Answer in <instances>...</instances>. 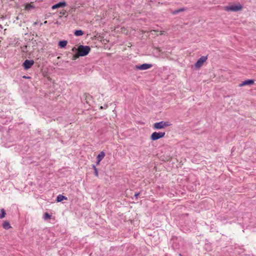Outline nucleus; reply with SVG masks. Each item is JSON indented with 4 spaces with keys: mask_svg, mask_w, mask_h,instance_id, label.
I'll return each instance as SVG.
<instances>
[{
    "mask_svg": "<svg viewBox=\"0 0 256 256\" xmlns=\"http://www.w3.org/2000/svg\"><path fill=\"white\" fill-rule=\"evenodd\" d=\"M165 135L164 132H154L151 136L150 138L152 140H156L159 138H163Z\"/></svg>",
    "mask_w": 256,
    "mask_h": 256,
    "instance_id": "obj_4",
    "label": "nucleus"
},
{
    "mask_svg": "<svg viewBox=\"0 0 256 256\" xmlns=\"http://www.w3.org/2000/svg\"><path fill=\"white\" fill-rule=\"evenodd\" d=\"M186 10V8H181L176 10H174L172 12V14H176L180 12H184Z\"/></svg>",
    "mask_w": 256,
    "mask_h": 256,
    "instance_id": "obj_15",
    "label": "nucleus"
},
{
    "mask_svg": "<svg viewBox=\"0 0 256 256\" xmlns=\"http://www.w3.org/2000/svg\"><path fill=\"white\" fill-rule=\"evenodd\" d=\"M74 34L76 36H81L84 34V32L82 30H76Z\"/></svg>",
    "mask_w": 256,
    "mask_h": 256,
    "instance_id": "obj_16",
    "label": "nucleus"
},
{
    "mask_svg": "<svg viewBox=\"0 0 256 256\" xmlns=\"http://www.w3.org/2000/svg\"><path fill=\"white\" fill-rule=\"evenodd\" d=\"M2 226L3 228L6 230H8L11 227L10 224L7 221H5L4 222Z\"/></svg>",
    "mask_w": 256,
    "mask_h": 256,
    "instance_id": "obj_12",
    "label": "nucleus"
},
{
    "mask_svg": "<svg viewBox=\"0 0 256 256\" xmlns=\"http://www.w3.org/2000/svg\"><path fill=\"white\" fill-rule=\"evenodd\" d=\"M96 160H97L96 164H99L100 161H99L98 159H96Z\"/></svg>",
    "mask_w": 256,
    "mask_h": 256,
    "instance_id": "obj_24",
    "label": "nucleus"
},
{
    "mask_svg": "<svg viewBox=\"0 0 256 256\" xmlns=\"http://www.w3.org/2000/svg\"><path fill=\"white\" fill-rule=\"evenodd\" d=\"M0 212L1 214H0V218H2L5 216L6 214L4 208L1 209Z\"/></svg>",
    "mask_w": 256,
    "mask_h": 256,
    "instance_id": "obj_17",
    "label": "nucleus"
},
{
    "mask_svg": "<svg viewBox=\"0 0 256 256\" xmlns=\"http://www.w3.org/2000/svg\"><path fill=\"white\" fill-rule=\"evenodd\" d=\"M68 44V42L66 40H62V41H60L58 43V46L62 48H64L66 44Z\"/></svg>",
    "mask_w": 256,
    "mask_h": 256,
    "instance_id": "obj_13",
    "label": "nucleus"
},
{
    "mask_svg": "<svg viewBox=\"0 0 256 256\" xmlns=\"http://www.w3.org/2000/svg\"><path fill=\"white\" fill-rule=\"evenodd\" d=\"M254 84V80H246L242 82L240 84H239V86L242 87L244 86H247V85H252Z\"/></svg>",
    "mask_w": 256,
    "mask_h": 256,
    "instance_id": "obj_9",
    "label": "nucleus"
},
{
    "mask_svg": "<svg viewBox=\"0 0 256 256\" xmlns=\"http://www.w3.org/2000/svg\"><path fill=\"white\" fill-rule=\"evenodd\" d=\"M94 175H95L96 176H98V169H95V170L94 171Z\"/></svg>",
    "mask_w": 256,
    "mask_h": 256,
    "instance_id": "obj_20",
    "label": "nucleus"
},
{
    "mask_svg": "<svg viewBox=\"0 0 256 256\" xmlns=\"http://www.w3.org/2000/svg\"><path fill=\"white\" fill-rule=\"evenodd\" d=\"M242 6L241 4L232 5L225 7V10L228 12H237L242 10Z\"/></svg>",
    "mask_w": 256,
    "mask_h": 256,
    "instance_id": "obj_3",
    "label": "nucleus"
},
{
    "mask_svg": "<svg viewBox=\"0 0 256 256\" xmlns=\"http://www.w3.org/2000/svg\"><path fill=\"white\" fill-rule=\"evenodd\" d=\"M152 64H144L140 66H136V68L140 70H148L152 67Z\"/></svg>",
    "mask_w": 256,
    "mask_h": 256,
    "instance_id": "obj_7",
    "label": "nucleus"
},
{
    "mask_svg": "<svg viewBox=\"0 0 256 256\" xmlns=\"http://www.w3.org/2000/svg\"><path fill=\"white\" fill-rule=\"evenodd\" d=\"M140 192L136 193V194H134V196L136 198V199H137V198H138V196H140Z\"/></svg>",
    "mask_w": 256,
    "mask_h": 256,
    "instance_id": "obj_21",
    "label": "nucleus"
},
{
    "mask_svg": "<svg viewBox=\"0 0 256 256\" xmlns=\"http://www.w3.org/2000/svg\"><path fill=\"white\" fill-rule=\"evenodd\" d=\"M92 168H93L94 171L95 170V169H97L94 165H92Z\"/></svg>",
    "mask_w": 256,
    "mask_h": 256,
    "instance_id": "obj_23",
    "label": "nucleus"
},
{
    "mask_svg": "<svg viewBox=\"0 0 256 256\" xmlns=\"http://www.w3.org/2000/svg\"><path fill=\"white\" fill-rule=\"evenodd\" d=\"M105 153L104 152H101L97 156L96 159H98L99 161H101L104 157Z\"/></svg>",
    "mask_w": 256,
    "mask_h": 256,
    "instance_id": "obj_11",
    "label": "nucleus"
},
{
    "mask_svg": "<svg viewBox=\"0 0 256 256\" xmlns=\"http://www.w3.org/2000/svg\"><path fill=\"white\" fill-rule=\"evenodd\" d=\"M92 168H93L94 171L95 170V169H97L94 165H92Z\"/></svg>",
    "mask_w": 256,
    "mask_h": 256,
    "instance_id": "obj_22",
    "label": "nucleus"
},
{
    "mask_svg": "<svg viewBox=\"0 0 256 256\" xmlns=\"http://www.w3.org/2000/svg\"><path fill=\"white\" fill-rule=\"evenodd\" d=\"M66 4L65 2H60L58 4H56L54 5H53L52 6V10H55L56 8H64L65 6H66Z\"/></svg>",
    "mask_w": 256,
    "mask_h": 256,
    "instance_id": "obj_8",
    "label": "nucleus"
},
{
    "mask_svg": "<svg viewBox=\"0 0 256 256\" xmlns=\"http://www.w3.org/2000/svg\"><path fill=\"white\" fill-rule=\"evenodd\" d=\"M66 13V10H62L60 12V14H61V16H60V17L64 16Z\"/></svg>",
    "mask_w": 256,
    "mask_h": 256,
    "instance_id": "obj_19",
    "label": "nucleus"
},
{
    "mask_svg": "<svg viewBox=\"0 0 256 256\" xmlns=\"http://www.w3.org/2000/svg\"><path fill=\"white\" fill-rule=\"evenodd\" d=\"M208 58L207 56H201L198 61L196 62L194 66L196 68H200L202 66L204 62L206 61Z\"/></svg>",
    "mask_w": 256,
    "mask_h": 256,
    "instance_id": "obj_5",
    "label": "nucleus"
},
{
    "mask_svg": "<svg viewBox=\"0 0 256 256\" xmlns=\"http://www.w3.org/2000/svg\"><path fill=\"white\" fill-rule=\"evenodd\" d=\"M170 126V122H168L161 121L158 122L154 124L153 128L154 129H162L165 127H167Z\"/></svg>",
    "mask_w": 256,
    "mask_h": 256,
    "instance_id": "obj_2",
    "label": "nucleus"
},
{
    "mask_svg": "<svg viewBox=\"0 0 256 256\" xmlns=\"http://www.w3.org/2000/svg\"><path fill=\"white\" fill-rule=\"evenodd\" d=\"M78 56H84L88 55L90 50V48L88 46L80 45L78 48Z\"/></svg>",
    "mask_w": 256,
    "mask_h": 256,
    "instance_id": "obj_1",
    "label": "nucleus"
},
{
    "mask_svg": "<svg viewBox=\"0 0 256 256\" xmlns=\"http://www.w3.org/2000/svg\"><path fill=\"white\" fill-rule=\"evenodd\" d=\"M44 220H48L51 218V216L48 212H45L44 214Z\"/></svg>",
    "mask_w": 256,
    "mask_h": 256,
    "instance_id": "obj_18",
    "label": "nucleus"
},
{
    "mask_svg": "<svg viewBox=\"0 0 256 256\" xmlns=\"http://www.w3.org/2000/svg\"><path fill=\"white\" fill-rule=\"evenodd\" d=\"M34 8V6L32 3L27 4L25 6V9L28 10H30Z\"/></svg>",
    "mask_w": 256,
    "mask_h": 256,
    "instance_id": "obj_14",
    "label": "nucleus"
},
{
    "mask_svg": "<svg viewBox=\"0 0 256 256\" xmlns=\"http://www.w3.org/2000/svg\"><path fill=\"white\" fill-rule=\"evenodd\" d=\"M64 200H67L68 198L62 194H59L58 196L56 198L57 202H61L62 201Z\"/></svg>",
    "mask_w": 256,
    "mask_h": 256,
    "instance_id": "obj_10",
    "label": "nucleus"
},
{
    "mask_svg": "<svg viewBox=\"0 0 256 256\" xmlns=\"http://www.w3.org/2000/svg\"><path fill=\"white\" fill-rule=\"evenodd\" d=\"M34 62L33 60H26L23 63L22 66L25 70L30 68L34 65Z\"/></svg>",
    "mask_w": 256,
    "mask_h": 256,
    "instance_id": "obj_6",
    "label": "nucleus"
},
{
    "mask_svg": "<svg viewBox=\"0 0 256 256\" xmlns=\"http://www.w3.org/2000/svg\"><path fill=\"white\" fill-rule=\"evenodd\" d=\"M44 24H46V23H47V21H45V22H44Z\"/></svg>",
    "mask_w": 256,
    "mask_h": 256,
    "instance_id": "obj_25",
    "label": "nucleus"
}]
</instances>
